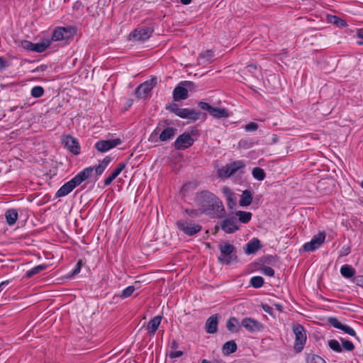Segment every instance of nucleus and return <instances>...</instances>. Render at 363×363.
I'll return each instance as SVG.
<instances>
[{"instance_id": "nucleus-19", "label": "nucleus", "mask_w": 363, "mask_h": 363, "mask_svg": "<svg viewBox=\"0 0 363 363\" xmlns=\"http://www.w3.org/2000/svg\"><path fill=\"white\" fill-rule=\"evenodd\" d=\"M218 318L217 314L208 318L206 323V330L208 333H215L218 330Z\"/></svg>"}, {"instance_id": "nucleus-48", "label": "nucleus", "mask_w": 363, "mask_h": 363, "mask_svg": "<svg viewBox=\"0 0 363 363\" xmlns=\"http://www.w3.org/2000/svg\"><path fill=\"white\" fill-rule=\"evenodd\" d=\"M262 272L267 276L272 277L274 274V270L270 267H264L262 269Z\"/></svg>"}, {"instance_id": "nucleus-34", "label": "nucleus", "mask_w": 363, "mask_h": 363, "mask_svg": "<svg viewBox=\"0 0 363 363\" xmlns=\"http://www.w3.org/2000/svg\"><path fill=\"white\" fill-rule=\"evenodd\" d=\"M236 216L238 217L239 220L242 223H248L252 218V213L250 212H246L239 211L236 213Z\"/></svg>"}, {"instance_id": "nucleus-37", "label": "nucleus", "mask_w": 363, "mask_h": 363, "mask_svg": "<svg viewBox=\"0 0 363 363\" xmlns=\"http://www.w3.org/2000/svg\"><path fill=\"white\" fill-rule=\"evenodd\" d=\"M307 363H327L325 359L317 354H309L306 357Z\"/></svg>"}, {"instance_id": "nucleus-39", "label": "nucleus", "mask_w": 363, "mask_h": 363, "mask_svg": "<svg viewBox=\"0 0 363 363\" xmlns=\"http://www.w3.org/2000/svg\"><path fill=\"white\" fill-rule=\"evenodd\" d=\"M250 284L255 288L261 287L264 284V279L262 277H253L250 279Z\"/></svg>"}, {"instance_id": "nucleus-31", "label": "nucleus", "mask_w": 363, "mask_h": 363, "mask_svg": "<svg viewBox=\"0 0 363 363\" xmlns=\"http://www.w3.org/2000/svg\"><path fill=\"white\" fill-rule=\"evenodd\" d=\"M110 161L111 159L108 157H105L102 161H101V162L94 168L96 174L101 175L108 166Z\"/></svg>"}, {"instance_id": "nucleus-56", "label": "nucleus", "mask_w": 363, "mask_h": 363, "mask_svg": "<svg viewBox=\"0 0 363 363\" xmlns=\"http://www.w3.org/2000/svg\"><path fill=\"white\" fill-rule=\"evenodd\" d=\"M171 347L173 350H175L178 347V343L176 340H173L171 343Z\"/></svg>"}, {"instance_id": "nucleus-44", "label": "nucleus", "mask_w": 363, "mask_h": 363, "mask_svg": "<svg viewBox=\"0 0 363 363\" xmlns=\"http://www.w3.org/2000/svg\"><path fill=\"white\" fill-rule=\"evenodd\" d=\"M330 22L333 23L334 24L337 25L338 26H346V23L345 21H343L335 16L331 17Z\"/></svg>"}, {"instance_id": "nucleus-14", "label": "nucleus", "mask_w": 363, "mask_h": 363, "mask_svg": "<svg viewBox=\"0 0 363 363\" xmlns=\"http://www.w3.org/2000/svg\"><path fill=\"white\" fill-rule=\"evenodd\" d=\"M67 149L74 155L79 154L80 147L78 142L71 135H66L63 140Z\"/></svg>"}, {"instance_id": "nucleus-5", "label": "nucleus", "mask_w": 363, "mask_h": 363, "mask_svg": "<svg viewBox=\"0 0 363 363\" xmlns=\"http://www.w3.org/2000/svg\"><path fill=\"white\" fill-rule=\"evenodd\" d=\"M222 256L218 257V260L225 264H229L233 260L236 259V256L232 255L235 251V247L233 245L225 242L219 246Z\"/></svg>"}, {"instance_id": "nucleus-57", "label": "nucleus", "mask_w": 363, "mask_h": 363, "mask_svg": "<svg viewBox=\"0 0 363 363\" xmlns=\"http://www.w3.org/2000/svg\"><path fill=\"white\" fill-rule=\"evenodd\" d=\"M30 91H43V89L40 86H35L31 89Z\"/></svg>"}, {"instance_id": "nucleus-49", "label": "nucleus", "mask_w": 363, "mask_h": 363, "mask_svg": "<svg viewBox=\"0 0 363 363\" xmlns=\"http://www.w3.org/2000/svg\"><path fill=\"white\" fill-rule=\"evenodd\" d=\"M185 212L191 217H196L201 213V211L199 212L198 211L193 209H185Z\"/></svg>"}, {"instance_id": "nucleus-63", "label": "nucleus", "mask_w": 363, "mask_h": 363, "mask_svg": "<svg viewBox=\"0 0 363 363\" xmlns=\"http://www.w3.org/2000/svg\"><path fill=\"white\" fill-rule=\"evenodd\" d=\"M8 283H9L8 281H5L0 283V292L1 291V286L4 284H7Z\"/></svg>"}, {"instance_id": "nucleus-18", "label": "nucleus", "mask_w": 363, "mask_h": 363, "mask_svg": "<svg viewBox=\"0 0 363 363\" xmlns=\"http://www.w3.org/2000/svg\"><path fill=\"white\" fill-rule=\"evenodd\" d=\"M93 171L94 168L86 167L77 174L72 179L77 186H79L82 182L90 177Z\"/></svg>"}, {"instance_id": "nucleus-62", "label": "nucleus", "mask_w": 363, "mask_h": 363, "mask_svg": "<svg viewBox=\"0 0 363 363\" xmlns=\"http://www.w3.org/2000/svg\"><path fill=\"white\" fill-rule=\"evenodd\" d=\"M147 92L145 91H143V92H135V94H137V97L138 98H142L143 97L142 95H145Z\"/></svg>"}, {"instance_id": "nucleus-38", "label": "nucleus", "mask_w": 363, "mask_h": 363, "mask_svg": "<svg viewBox=\"0 0 363 363\" xmlns=\"http://www.w3.org/2000/svg\"><path fill=\"white\" fill-rule=\"evenodd\" d=\"M328 346L333 350L336 352H341L342 351V348L340 346L339 342L336 340H330L328 341Z\"/></svg>"}, {"instance_id": "nucleus-54", "label": "nucleus", "mask_w": 363, "mask_h": 363, "mask_svg": "<svg viewBox=\"0 0 363 363\" xmlns=\"http://www.w3.org/2000/svg\"><path fill=\"white\" fill-rule=\"evenodd\" d=\"M246 68L248 72H253L255 69H257V66L255 65H250Z\"/></svg>"}, {"instance_id": "nucleus-64", "label": "nucleus", "mask_w": 363, "mask_h": 363, "mask_svg": "<svg viewBox=\"0 0 363 363\" xmlns=\"http://www.w3.org/2000/svg\"><path fill=\"white\" fill-rule=\"evenodd\" d=\"M82 265V259H79L78 262H77V267H81Z\"/></svg>"}, {"instance_id": "nucleus-35", "label": "nucleus", "mask_w": 363, "mask_h": 363, "mask_svg": "<svg viewBox=\"0 0 363 363\" xmlns=\"http://www.w3.org/2000/svg\"><path fill=\"white\" fill-rule=\"evenodd\" d=\"M252 174L257 180L262 181L265 178V172L260 167H255L252 169Z\"/></svg>"}, {"instance_id": "nucleus-51", "label": "nucleus", "mask_w": 363, "mask_h": 363, "mask_svg": "<svg viewBox=\"0 0 363 363\" xmlns=\"http://www.w3.org/2000/svg\"><path fill=\"white\" fill-rule=\"evenodd\" d=\"M8 65L7 62L3 57H0V71L4 70Z\"/></svg>"}, {"instance_id": "nucleus-22", "label": "nucleus", "mask_w": 363, "mask_h": 363, "mask_svg": "<svg viewBox=\"0 0 363 363\" xmlns=\"http://www.w3.org/2000/svg\"><path fill=\"white\" fill-rule=\"evenodd\" d=\"M157 82V77H152L150 79L139 85L136 88L135 91H151L152 89H154Z\"/></svg>"}, {"instance_id": "nucleus-27", "label": "nucleus", "mask_w": 363, "mask_h": 363, "mask_svg": "<svg viewBox=\"0 0 363 363\" xmlns=\"http://www.w3.org/2000/svg\"><path fill=\"white\" fill-rule=\"evenodd\" d=\"M223 191L226 196L229 208H233V207L236 205V200L234 198V193L228 187H224L223 189Z\"/></svg>"}, {"instance_id": "nucleus-9", "label": "nucleus", "mask_w": 363, "mask_h": 363, "mask_svg": "<svg viewBox=\"0 0 363 363\" xmlns=\"http://www.w3.org/2000/svg\"><path fill=\"white\" fill-rule=\"evenodd\" d=\"M194 143V139L189 133H183L179 135L174 142V147L177 150H184L189 147Z\"/></svg>"}, {"instance_id": "nucleus-55", "label": "nucleus", "mask_w": 363, "mask_h": 363, "mask_svg": "<svg viewBox=\"0 0 363 363\" xmlns=\"http://www.w3.org/2000/svg\"><path fill=\"white\" fill-rule=\"evenodd\" d=\"M44 92H31V96L33 98H40L43 96Z\"/></svg>"}, {"instance_id": "nucleus-8", "label": "nucleus", "mask_w": 363, "mask_h": 363, "mask_svg": "<svg viewBox=\"0 0 363 363\" xmlns=\"http://www.w3.org/2000/svg\"><path fill=\"white\" fill-rule=\"evenodd\" d=\"M153 30L150 27H142L130 33V38L137 41H145L152 35Z\"/></svg>"}, {"instance_id": "nucleus-30", "label": "nucleus", "mask_w": 363, "mask_h": 363, "mask_svg": "<svg viewBox=\"0 0 363 363\" xmlns=\"http://www.w3.org/2000/svg\"><path fill=\"white\" fill-rule=\"evenodd\" d=\"M237 345L234 340H230L226 342L223 345V352L225 354L228 355L237 350Z\"/></svg>"}, {"instance_id": "nucleus-17", "label": "nucleus", "mask_w": 363, "mask_h": 363, "mask_svg": "<svg viewBox=\"0 0 363 363\" xmlns=\"http://www.w3.org/2000/svg\"><path fill=\"white\" fill-rule=\"evenodd\" d=\"M76 186H77V184L72 179L60 187V189L57 191L56 195L58 197L65 196L69 194Z\"/></svg>"}, {"instance_id": "nucleus-26", "label": "nucleus", "mask_w": 363, "mask_h": 363, "mask_svg": "<svg viewBox=\"0 0 363 363\" xmlns=\"http://www.w3.org/2000/svg\"><path fill=\"white\" fill-rule=\"evenodd\" d=\"M176 128L168 127L162 130L160 133L159 138L161 141L164 142L172 138L176 134Z\"/></svg>"}, {"instance_id": "nucleus-12", "label": "nucleus", "mask_w": 363, "mask_h": 363, "mask_svg": "<svg viewBox=\"0 0 363 363\" xmlns=\"http://www.w3.org/2000/svg\"><path fill=\"white\" fill-rule=\"evenodd\" d=\"M329 323L335 328L340 329L345 332V333L352 336L355 337V338L359 341V339L358 337L356 336L355 331L350 326L347 325H344L342 323H340L336 318H329Z\"/></svg>"}, {"instance_id": "nucleus-1", "label": "nucleus", "mask_w": 363, "mask_h": 363, "mask_svg": "<svg viewBox=\"0 0 363 363\" xmlns=\"http://www.w3.org/2000/svg\"><path fill=\"white\" fill-rule=\"evenodd\" d=\"M196 203L201 206V213H205L213 218H221L225 213L222 202L212 193L203 191L196 196Z\"/></svg>"}, {"instance_id": "nucleus-6", "label": "nucleus", "mask_w": 363, "mask_h": 363, "mask_svg": "<svg viewBox=\"0 0 363 363\" xmlns=\"http://www.w3.org/2000/svg\"><path fill=\"white\" fill-rule=\"evenodd\" d=\"M76 33L73 27H59L54 30L51 41H59L67 40L73 36Z\"/></svg>"}, {"instance_id": "nucleus-21", "label": "nucleus", "mask_w": 363, "mask_h": 363, "mask_svg": "<svg viewBox=\"0 0 363 363\" xmlns=\"http://www.w3.org/2000/svg\"><path fill=\"white\" fill-rule=\"evenodd\" d=\"M162 320V316L161 315H157L154 317L152 319H151L147 325V330L150 335H153L156 333L157 330L158 329L159 325L161 323Z\"/></svg>"}, {"instance_id": "nucleus-4", "label": "nucleus", "mask_w": 363, "mask_h": 363, "mask_svg": "<svg viewBox=\"0 0 363 363\" xmlns=\"http://www.w3.org/2000/svg\"><path fill=\"white\" fill-rule=\"evenodd\" d=\"M245 167V163L241 160L235 161L226 164L222 168L218 169V176L222 179H226L235 174L240 169Z\"/></svg>"}, {"instance_id": "nucleus-32", "label": "nucleus", "mask_w": 363, "mask_h": 363, "mask_svg": "<svg viewBox=\"0 0 363 363\" xmlns=\"http://www.w3.org/2000/svg\"><path fill=\"white\" fill-rule=\"evenodd\" d=\"M341 274L345 278H351L355 274L354 269L350 265H343L340 269Z\"/></svg>"}, {"instance_id": "nucleus-46", "label": "nucleus", "mask_w": 363, "mask_h": 363, "mask_svg": "<svg viewBox=\"0 0 363 363\" xmlns=\"http://www.w3.org/2000/svg\"><path fill=\"white\" fill-rule=\"evenodd\" d=\"M167 108L170 111L174 113L177 116H179V111H181L182 108H179L176 104H169Z\"/></svg>"}, {"instance_id": "nucleus-50", "label": "nucleus", "mask_w": 363, "mask_h": 363, "mask_svg": "<svg viewBox=\"0 0 363 363\" xmlns=\"http://www.w3.org/2000/svg\"><path fill=\"white\" fill-rule=\"evenodd\" d=\"M183 355V352L182 351H177V352H169V357L173 359V358H176V357H181Z\"/></svg>"}, {"instance_id": "nucleus-15", "label": "nucleus", "mask_w": 363, "mask_h": 363, "mask_svg": "<svg viewBox=\"0 0 363 363\" xmlns=\"http://www.w3.org/2000/svg\"><path fill=\"white\" fill-rule=\"evenodd\" d=\"M220 227L226 233H232L238 230L237 221L234 218L225 219L222 222Z\"/></svg>"}, {"instance_id": "nucleus-53", "label": "nucleus", "mask_w": 363, "mask_h": 363, "mask_svg": "<svg viewBox=\"0 0 363 363\" xmlns=\"http://www.w3.org/2000/svg\"><path fill=\"white\" fill-rule=\"evenodd\" d=\"M125 167V164L124 163H120L115 170L118 171V172L120 174Z\"/></svg>"}, {"instance_id": "nucleus-3", "label": "nucleus", "mask_w": 363, "mask_h": 363, "mask_svg": "<svg viewBox=\"0 0 363 363\" xmlns=\"http://www.w3.org/2000/svg\"><path fill=\"white\" fill-rule=\"evenodd\" d=\"M177 228L185 235L192 236L201 230V226L192 221L181 219L176 223Z\"/></svg>"}, {"instance_id": "nucleus-24", "label": "nucleus", "mask_w": 363, "mask_h": 363, "mask_svg": "<svg viewBox=\"0 0 363 363\" xmlns=\"http://www.w3.org/2000/svg\"><path fill=\"white\" fill-rule=\"evenodd\" d=\"M213 52L211 50H207L206 52L201 54L198 57L199 65H206L213 61Z\"/></svg>"}, {"instance_id": "nucleus-42", "label": "nucleus", "mask_w": 363, "mask_h": 363, "mask_svg": "<svg viewBox=\"0 0 363 363\" xmlns=\"http://www.w3.org/2000/svg\"><path fill=\"white\" fill-rule=\"evenodd\" d=\"M118 171L114 170L108 177L104 180V184L106 186L110 185L112 182L119 175Z\"/></svg>"}, {"instance_id": "nucleus-45", "label": "nucleus", "mask_w": 363, "mask_h": 363, "mask_svg": "<svg viewBox=\"0 0 363 363\" xmlns=\"http://www.w3.org/2000/svg\"><path fill=\"white\" fill-rule=\"evenodd\" d=\"M258 128L257 123L255 122H250L245 126V130L247 132L255 131Z\"/></svg>"}, {"instance_id": "nucleus-36", "label": "nucleus", "mask_w": 363, "mask_h": 363, "mask_svg": "<svg viewBox=\"0 0 363 363\" xmlns=\"http://www.w3.org/2000/svg\"><path fill=\"white\" fill-rule=\"evenodd\" d=\"M47 266L45 264H40L33 268L30 271L27 272L26 274V278L29 279L34 276L35 274L39 273L40 272L45 269Z\"/></svg>"}, {"instance_id": "nucleus-33", "label": "nucleus", "mask_w": 363, "mask_h": 363, "mask_svg": "<svg viewBox=\"0 0 363 363\" xmlns=\"http://www.w3.org/2000/svg\"><path fill=\"white\" fill-rule=\"evenodd\" d=\"M226 326L228 330L232 333H237L240 330V327L238 326V320L234 317L230 318L228 320Z\"/></svg>"}, {"instance_id": "nucleus-28", "label": "nucleus", "mask_w": 363, "mask_h": 363, "mask_svg": "<svg viewBox=\"0 0 363 363\" xmlns=\"http://www.w3.org/2000/svg\"><path fill=\"white\" fill-rule=\"evenodd\" d=\"M196 88L194 84L190 81L179 82L173 91H191Z\"/></svg>"}, {"instance_id": "nucleus-43", "label": "nucleus", "mask_w": 363, "mask_h": 363, "mask_svg": "<svg viewBox=\"0 0 363 363\" xmlns=\"http://www.w3.org/2000/svg\"><path fill=\"white\" fill-rule=\"evenodd\" d=\"M188 97V92H174V101L186 99Z\"/></svg>"}, {"instance_id": "nucleus-11", "label": "nucleus", "mask_w": 363, "mask_h": 363, "mask_svg": "<svg viewBox=\"0 0 363 363\" xmlns=\"http://www.w3.org/2000/svg\"><path fill=\"white\" fill-rule=\"evenodd\" d=\"M325 238V234L324 233H320L308 242H306L303 245L305 251H313L318 248L324 242Z\"/></svg>"}, {"instance_id": "nucleus-20", "label": "nucleus", "mask_w": 363, "mask_h": 363, "mask_svg": "<svg viewBox=\"0 0 363 363\" xmlns=\"http://www.w3.org/2000/svg\"><path fill=\"white\" fill-rule=\"evenodd\" d=\"M262 247L260 241L257 238H254L247 243L245 252L247 255L255 253Z\"/></svg>"}, {"instance_id": "nucleus-58", "label": "nucleus", "mask_w": 363, "mask_h": 363, "mask_svg": "<svg viewBox=\"0 0 363 363\" xmlns=\"http://www.w3.org/2000/svg\"><path fill=\"white\" fill-rule=\"evenodd\" d=\"M80 269H81V267L77 266L75 269L72 272V276L78 274L80 272Z\"/></svg>"}, {"instance_id": "nucleus-61", "label": "nucleus", "mask_w": 363, "mask_h": 363, "mask_svg": "<svg viewBox=\"0 0 363 363\" xmlns=\"http://www.w3.org/2000/svg\"><path fill=\"white\" fill-rule=\"evenodd\" d=\"M357 36L362 39H363V30H359L357 31Z\"/></svg>"}, {"instance_id": "nucleus-23", "label": "nucleus", "mask_w": 363, "mask_h": 363, "mask_svg": "<svg viewBox=\"0 0 363 363\" xmlns=\"http://www.w3.org/2000/svg\"><path fill=\"white\" fill-rule=\"evenodd\" d=\"M51 44L50 39H43L36 43H33V52H44Z\"/></svg>"}, {"instance_id": "nucleus-60", "label": "nucleus", "mask_w": 363, "mask_h": 363, "mask_svg": "<svg viewBox=\"0 0 363 363\" xmlns=\"http://www.w3.org/2000/svg\"><path fill=\"white\" fill-rule=\"evenodd\" d=\"M180 2L184 5H188L191 2V0H180Z\"/></svg>"}, {"instance_id": "nucleus-7", "label": "nucleus", "mask_w": 363, "mask_h": 363, "mask_svg": "<svg viewBox=\"0 0 363 363\" xmlns=\"http://www.w3.org/2000/svg\"><path fill=\"white\" fill-rule=\"evenodd\" d=\"M199 106L203 110L208 111L210 115L216 118H228L230 116L225 108H213L206 102L200 101Z\"/></svg>"}, {"instance_id": "nucleus-47", "label": "nucleus", "mask_w": 363, "mask_h": 363, "mask_svg": "<svg viewBox=\"0 0 363 363\" xmlns=\"http://www.w3.org/2000/svg\"><path fill=\"white\" fill-rule=\"evenodd\" d=\"M21 46L27 50L33 51V43L28 40L21 41Z\"/></svg>"}, {"instance_id": "nucleus-13", "label": "nucleus", "mask_w": 363, "mask_h": 363, "mask_svg": "<svg viewBox=\"0 0 363 363\" xmlns=\"http://www.w3.org/2000/svg\"><path fill=\"white\" fill-rule=\"evenodd\" d=\"M241 325L250 332L259 331L263 328L262 323L250 318L242 319Z\"/></svg>"}, {"instance_id": "nucleus-40", "label": "nucleus", "mask_w": 363, "mask_h": 363, "mask_svg": "<svg viewBox=\"0 0 363 363\" xmlns=\"http://www.w3.org/2000/svg\"><path fill=\"white\" fill-rule=\"evenodd\" d=\"M135 290V286H129L122 291L121 294L120 295V297L123 299L130 297L133 294Z\"/></svg>"}, {"instance_id": "nucleus-25", "label": "nucleus", "mask_w": 363, "mask_h": 363, "mask_svg": "<svg viewBox=\"0 0 363 363\" xmlns=\"http://www.w3.org/2000/svg\"><path fill=\"white\" fill-rule=\"evenodd\" d=\"M252 201V194L250 190H245L242 191L241 198L239 201V204L241 206H247L251 204Z\"/></svg>"}, {"instance_id": "nucleus-59", "label": "nucleus", "mask_w": 363, "mask_h": 363, "mask_svg": "<svg viewBox=\"0 0 363 363\" xmlns=\"http://www.w3.org/2000/svg\"><path fill=\"white\" fill-rule=\"evenodd\" d=\"M274 306L276 307V308L279 311V312H282V306L279 304V303H276L274 304Z\"/></svg>"}, {"instance_id": "nucleus-41", "label": "nucleus", "mask_w": 363, "mask_h": 363, "mask_svg": "<svg viewBox=\"0 0 363 363\" xmlns=\"http://www.w3.org/2000/svg\"><path fill=\"white\" fill-rule=\"evenodd\" d=\"M342 347L346 351H352L354 349L353 343L347 340L340 339Z\"/></svg>"}, {"instance_id": "nucleus-2", "label": "nucleus", "mask_w": 363, "mask_h": 363, "mask_svg": "<svg viewBox=\"0 0 363 363\" xmlns=\"http://www.w3.org/2000/svg\"><path fill=\"white\" fill-rule=\"evenodd\" d=\"M293 332L296 337L294 348L296 352H300L303 349L307 339L305 329L301 325L296 323L293 325Z\"/></svg>"}, {"instance_id": "nucleus-10", "label": "nucleus", "mask_w": 363, "mask_h": 363, "mask_svg": "<svg viewBox=\"0 0 363 363\" xmlns=\"http://www.w3.org/2000/svg\"><path fill=\"white\" fill-rule=\"evenodd\" d=\"M122 141L120 138H116L108 140H99L95 144L96 150L101 152H104L109 150L111 148L116 147L121 144Z\"/></svg>"}, {"instance_id": "nucleus-52", "label": "nucleus", "mask_w": 363, "mask_h": 363, "mask_svg": "<svg viewBox=\"0 0 363 363\" xmlns=\"http://www.w3.org/2000/svg\"><path fill=\"white\" fill-rule=\"evenodd\" d=\"M262 308L264 312H266L269 314H271V315L272 314V308L269 306H268L267 304H262Z\"/></svg>"}, {"instance_id": "nucleus-29", "label": "nucleus", "mask_w": 363, "mask_h": 363, "mask_svg": "<svg viewBox=\"0 0 363 363\" xmlns=\"http://www.w3.org/2000/svg\"><path fill=\"white\" fill-rule=\"evenodd\" d=\"M6 222L9 225H13L18 219V212L15 209H9L5 213Z\"/></svg>"}, {"instance_id": "nucleus-16", "label": "nucleus", "mask_w": 363, "mask_h": 363, "mask_svg": "<svg viewBox=\"0 0 363 363\" xmlns=\"http://www.w3.org/2000/svg\"><path fill=\"white\" fill-rule=\"evenodd\" d=\"M200 113L189 108H182L179 111V116L182 118L189 119L191 121H196L199 118Z\"/></svg>"}]
</instances>
